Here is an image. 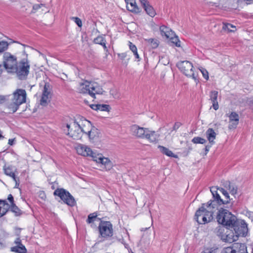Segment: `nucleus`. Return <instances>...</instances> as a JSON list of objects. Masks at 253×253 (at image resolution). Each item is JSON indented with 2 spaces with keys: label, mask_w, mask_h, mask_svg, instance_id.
<instances>
[{
  "label": "nucleus",
  "mask_w": 253,
  "mask_h": 253,
  "mask_svg": "<svg viewBox=\"0 0 253 253\" xmlns=\"http://www.w3.org/2000/svg\"><path fill=\"white\" fill-rule=\"evenodd\" d=\"M5 100V97L4 96L0 95V103H1Z\"/></svg>",
  "instance_id": "obj_58"
},
{
  "label": "nucleus",
  "mask_w": 253,
  "mask_h": 253,
  "mask_svg": "<svg viewBox=\"0 0 253 253\" xmlns=\"http://www.w3.org/2000/svg\"><path fill=\"white\" fill-rule=\"evenodd\" d=\"M70 19L74 20L77 25L79 27V18L77 17H71Z\"/></svg>",
  "instance_id": "obj_50"
},
{
  "label": "nucleus",
  "mask_w": 253,
  "mask_h": 253,
  "mask_svg": "<svg viewBox=\"0 0 253 253\" xmlns=\"http://www.w3.org/2000/svg\"><path fill=\"white\" fill-rule=\"evenodd\" d=\"M218 190H219L222 194L224 196L225 199L224 200V202L226 204L229 203L230 199L228 193L224 189L222 188H217Z\"/></svg>",
  "instance_id": "obj_35"
},
{
  "label": "nucleus",
  "mask_w": 253,
  "mask_h": 253,
  "mask_svg": "<svg viewBox=\"0 0 253 253\" xmlns=\"http://www.w3.org/2000/svg\"><path fill=\"white\" fill-rule=\"evenodd\" d=\"M66 127H67V128H68V129H69V128H70V125H68V124H67V125H66Z\"/></svg>",
  "instance_id": "obj_63"
},
{
  "label": "nucleus",
  "mask_w": 253,
  "mask_h": 253,
  "mask_svg": "<svg viewBox=\"0 0 253 253\" xmlns=\"http://www.w3.org/2000/svg\"><path fill=\"white\" fill-rule=\"evenodd\" d=\"M232 249V244L227 247L224 248L220 253H233Z\"/></svg>",
  "instance_id": "obj_43"
},
{
  "label": "nucleus",
  "mask_w": 253,
  "mask_h": 253,
  "mask_svg": "<svg viewBox=\"0 0 253 253\" xmlns=\"http://www.w3.org/2000/svg\"><path fill=\"white\" fill-rule=\"evenodd\" d=\"M217 188L216 187H212L210 189V191L212 195V199L218 202V203H221L223 205L226 204L224 202V200L222 199L217 193Z\"/></svg>",
  "instance_id": "obj_26"
},
{
  "label": "nucleus",
  "mask_w": 253,
  "mask_h": 253,
  "mask_svg": "<svg viewBox=\"0 0 253 253\" xmlns=\"http://www.w3.org/2000/svg\"><path fill=\"white\" fill-rule=\"evenodd\" d=\"M125 234H126V235L127 236H128V233L127 232V231H126Z\"/></svg>",
  "instance_id": "obj_64"
},
{
  "label": "nucleus",
  "mask_w": 253,
  "mask_h": 253,
  "mask_svg": "<svg viewBox=\"0 0 253 253\" xmlns=\"http://www.w3.org/2000/svg\"><path fill=\"white\" fill-rule=\"evenodd\" d=\"M80 155L86 157L89 156L91 157L93 160V157L95 156L96 154L93 152L91 149L85 145H82L80 144Z\"/></svg>",
  "instance_id": "obj_21"
},
{
  "label": "nucleus",
  "mask_w": 253,
  "mask_h": 253,
  "mask_svg": "<svg viewBox=\"0 0 253 253\" xmlns=\"http://www.w3.org/2000/svg\"><path fill=\"white\" fill-rule=\"evenodd\" d=\"M91 128L92 125L89 121L83 117H80V129L83 133L91 137Z\"/></svg>",
  "instance_id": "obj_15"
},
{
  "label": "nucleus",
  "mask_w": 253,
  "mask_h": 253,
  "mask_svg": "<svg viewBox=\"0 0 253 253\" xmlns=\"http://www.w3.org/2000/svg\"><path fill=\"white\" fill-rule=\"evenodd\" d=\"M26 92L23 89H17L13 93V98L11 102L7 105V108L12 112L15 113L18 109L19 106L26 102Z\"/></svg>",
  "instance_id": "obj_4"
},
{
  "label": "nucleus",
  "mask_w": 253,
  "mask_h": 253,
  "mask_svg": "<svg viewBox=\"0 0 253 253\" xmlns=\"http://www.w3.org/2000/svg\"><path fill=\"white\" fill-rule=\"evenodd\" d=\"M1 205L3 208L6 209L7 210L8 207H9L8 204L7 203L6 200H0V206Z\"/></svg>",
  "instance_id": "obj_48"
},
{
  "label": "nucleus",
  "mask_w": 253,
  "mask_h": 253,
  "mask_svg": "<svg viewBox=\"0 0 253 253\" xmlns=\"http://www.w3.org/2000/svg\"><path fill=\"white\" fill-rule=\"evenodd\" d=\"M14 140H15V139H9L8 140V144L10 145H12L14 144Z\"/></svg>",
  "instance_id": "obj_57"
},
{
  "label": "nucleus",
  "mask_w": 253,
  "mask_h": 253,
  "mask_svg": "<svg viewBox=\"0 0 253 253\" xmlns=\"http://www.w3.org/2000/svg\"><path fill=\"white\" fill-rule=\"evenodd\" d=\"M229 124L228 128L230 129L235 128L239 124V115L235 112H232L229 116Z\"/></svg>",
  "instance_id": "obj_17"
},
{
  "label": "nucleus",
  "mask_w": 253,
  "mask_h": 253,
  "mask_svg": "<svg viewBox=\"0 0 253 253\" xmlns=\"http://www.w3.org/2000/svg\"><path fill=\"white\" fill-rule=\"evenodd\" d=\"M30 67L27 59H23L17 64L13 73L16 74L19 79L25 80L29 74Z\"/></svg>",
  "instance_id": "obj_7"
},
{
  "label": "nucleus",
  "mask_w": 253,
  "mask_h": 253,
  "mask_svg": "<svg viewBox=\"0 0 253 253\" xmlns=\"http://www.w3.org/2000/svg\"><path fill=\"white\" fill-rule=\"evenodd\" d=\"M225 233L220 231L219 229L217 232V235L220 238L221 240L226 243H232L238 240V237L233 229H227Z\"/></svg>",
  "instance_id": "obj_12"
},
{
  "label": "nucleus",
  "mask_w": 253,
  "mask_h": 253,
  "mask_svg": "<svg viewBox=\"0 0 253 253\" xmlns=\"http://www.w3.org/2000/svg\"><path fill=\"white\" fill-rule=\"evenodd\" d=\"M129 46L130 49L132 51V52L133 53L137 51L136 46L134 44H133L132 42H129Z\"/></svg>",
  "instance_id": "obj_46"
},
{
  "label": "nucleus",
  "mask_w": 253,
  "mask_h": 253,
  "mask_svg": "<svg viewBox=\"0 0 253 253\" xmlns=\"http://www.w3.org/2000/svg\"><path fill=\"white\" fill-rule=\"evenodd\" d=\"M82 39L83 42H87L88 37L85 33L83 34V35H82Z\"/></svg>",
  "instance_id": "obj_53"
},
{
  "label": "nucleus",
  "mask_w": 253,
  "mask_h": 253,
  "mask_svg": "<svg viewBox=\"0 0 253 253\" xmlns=\"http://www.w3.org/2000/svg\"><path fill=\"white\" fill-rule=\"evenodd\" d=\"M218 93V91L216 90H212L210 92V100L212 103V107L215 110H217L219 108L217 100Z\"/></svg>",
  "instance_id": "obj_23"
},
{
  "label": "nucleus",
  "mask_w": 253,
  "mask_h": 253,
  "mask_svg": "<svg viewBox=\"0 0 253 253\" xmlns=\"http://www.w3.org/2000/svg\"><path fill=\"white\" fill-rule=\"evenodd\" d=\"M142 7L145 6L146 5L149 3L147 0H139Z\"/></svg>",
  "instance_id": "obj_52"
},
{
  "label": "nucleus",
  "mask_w": 253,
  "mask_h": 253,
  "mask_svg": "<svg viewBox=\"0 0 253 253\" xmlns=\"http://www.w3.org/2000/svg\"><path fill=\"white\" fill-rule=\"evenodd\" d=\"M7 211V210H6V209L2 208L1 206H0V217L5 215Z\"/></svg>",
  "instance_id": "obj_47"
},
{
  "label": "nucleus",
  "mask_w": 253,
  "mask_h": 253,
  "mask_svg": "<svg viewBox=\"0 0 253 253\" xmlns=\"http://www.w3.org/2000/svg\"><path fill=\"white\" fill-rule=\"evenodd\" d=\"M182 124L180 122H177L175 123L172 127V130H176Z\"/></svg>",
  "instance_id": "obj_49"
},
{
  "label": "nucleus",
  "mask_w": 253,
  "mask_h": 253,
  "mask_svg": "<svg viewBox=\"0 0 253 253\" xmlns=\"http://www.w3.org/2000/svg\"><path fill=\"white\" fill-rule=\"evenodd\" d=\"M146 41L150 44L152 48H156L159 45V41L154 39H149L146 40Z\"/></svg>",
  "instance_id": "obj_36"
},
{
  "label": "nucleus",
  "mask_w": 253,
  "mask_h": 253,
  "mask_svg": "<svg viewBox=\"0 0 253 253\" xmlns=\"http://www.w3.org/2000/svg\"><path fill=\"white\" fill-rule=\"evenodd\" d=\"M89 106L92 109L95 111L109 112L110 109V106L107 104H91L89 105Z\"/></svg>",
  "instance_id": "obj_25"
},
{
  "label": "nucleus",
  "mask_w": 253,
  "mask_h": 253,
  "mask_svg": "<svg viewBox=\"0 0 253 253\" xmlns=\"http://www.w3.org/2000/svg\"><path fill=\"white\" fill-rule=\"evenodd\" d=\"M130 131L132 135L140 138H145L151 142H156L157 134L154 131L149 130L148 128L140 127L137 125H133L130 127Z\"/></svg>",
  "instance_id": "obj_1"
},
{
  "label": "nucleus",
  "mask_w": 253,
  "mask_h": 253,
  "mask_svg": "<svg viewBox=\"0 0 253 253\" xmlns=\"http://www.w3.org/2000/svg\"><path fill=\"white\" fill-rule=\"evenodd\" d=\"M210 147V146H206L205 147V151H206V152H208V151H209Z\"/></svg>",
  "instance_id": "obj_60"
},
{
  "label": "nucleus",
  "mask_w": 253,
  "mask_h": 253,
  "mask_svg": "<svg viewBox=\"0 0 253 253\" xmlns=\"http://www.w3.org/2000/svg\"><path fill=\"white\" fill-rule=\"evenodd\" d=\"M51 87L49 83H45L40 100L41 105L45 106L50 101L51 97Z\"/></svg>",
  "instance_id": "obj_13"
},
{
  "label": "nucleus",
  "mask_w": 253,
  "mask_h": 253,
  "mask_svg": "<svg viewBox=\"0 0 253 253\" xmlns=\"http://www.w3.org/2000/svg\"><path fill=\"white\" fill-rule=\"evenodd\" d=\"M97 215L96 212H93L89 214L88 215L87 219H86V222L88 223H93L94 221L97 220H100V218H97Z\"/></svg>",
  "instance_id": "obj_33"
},
{
  "label": "nucleus",
  "mask_w": 253,
  "mask_h": 253,
  "mask_svg": "<svg viewBox=\"0 0 253 253\" xmlns=\"http://www.w3.org/2000/svg\"><path fill=\"white\" fill-rule=\"evenodd\" d=\"M160 151L164 154L168 156L176 158V156L171 151L169 150L168 148L165 147L163 146L159 145L158 146Z\"/></svg>",
  "instance_id": "obj_29"
},
{
  "label": "nucleus",
  "mask_w": 253,
  "mask_h": 253,
  "mask_svg": "<svg viewBox=\"0 0 253 253\" xmlns=\"http://www.w3.org/2000/svg\"><path fill=\"white\" fill-rule=\"evenodd\" d=\"M3 170L4 173L6 175L12 177L13 179L15 181L16 186L17 184V181H18L15 175V172L17 171L16 169L12 166H8L7 167L4 166L3 167Z\"/></svg>",
  "instance_id": "obj_20"
},
{
  "label": "nucleus",
  "mask_w": 253,
  "mask_h": 253,
  "mask_svg": "<svg viewBox=\"0 0 253 253\" xmlns=\"http://www.w3.org/2000/svg\"><path fill=\"white\" fill-rule=\"evenodd\" d=\"M222 28L228 32H234L236 30V26L229 23H223Z\"/></svg>",
  "instance_id": "obj_34"
},
{
  "label": "nucleus",
  "mask_w": 253,
  "mask_h": 253,
  "mask_svg": "<svg viewBox=\"0 0 253 253\" xmlns=\"http://www.w3.org/2000/svg\"><path fill=\"white\" fill-rule=\"evenodd\" d=\"M206 134L208 140L209 141V142L211 143H213L216 135V134L214 130L211 128H209L206 131Z\"/></svg>",
  "instance_id": "obj_28"
},
{
  "label": "nucleus",
  "mask_w": 253,
  "mask_h": 253,
  "mask_svg": "<svg viewBox=\"0 0 253 253\" xmlns=\"http://www.w3.org/2000/svg\"><path fill=\"white\" fill-rule=\"evenodd\" d=\"M192 142L194 144H204L206 140L200 137H195L192 139Z\"/></svg>",
  "instance_id": "obj_38"
},
{
  "label": "nucleus",
  "mask_w": 253,
  "mask_h": 253,
  "mask_svg": "<svg viewBox=\"0 0 253 253\" xmlns=\"http://www.w3.org/2000/svg\"><path fill=\"white\" fill-rule=\"evenodd\" d=\"M171 42L173 43L176 46L180 47V41L179 40L178 37L175 35L174 34V36H172L171 38H169Z\"/></svg>",
  "instance_id": "obj_39"
},
{
  "label": "nucleus",
  "mask_w": 253,
  "mask_h": 253,
  "mask_svg": "<svg viewBox=\"0 0 253 253\" xmlns=\"http://www.w3.org/2000/svg\"><path fill=\"white\" fill-rule=\"evenodd\" d=\"M11 211L15 213V215H20L22 213L21 211L16 206L15 204L11 205L10 206Z\"/></svg>",
  "instance_id": "obj_37"
},
{
  "label": "nucleus",
  "mask_w": 253,
  "mask_h": 253,
  "mask_svg": "<svg viewBox=\"0 0 253 253\" xmlns=\"http://www.w3.org/2000/svg\"><path fill=\"white\" fill-rule=\"evenodd\" d=\"M199 70L201 71V72L202 73L203 77L206 80H208L209 79V73L207 71V70L202 67H201V68H199Z\"/></svg>",
  "instance_id": "obj_42"
},
{
  "label": "nucleus",
  "mask_w": 253,
  "mask_h": 253,
  "mask_svg": "<svg viewBox=\"0 0 253 253\" xmlns=\"http://www.w3.org/2000/svg\"><path fill=\"white\" fill-rule=\"evenodd\" d=\"M231 227L230 229H233L235 234L238 237H245L247 235L248 228L247 224L243 220L236 219V223Z\"/></svg>",
  "instance_id": "obj_11"
},
{
  "label": "nucleus",
  "mask_w": 253,
  "mask_h": 253,
  "mask_svg": "<svg viewBox=\"0 0 253 253\" xmlns=\"http://www.w3.org/2000/svg\"><path fill=\"white\" fill-rule=\"evenodd\" d=\"M94 43L96 44H100L103 46L104 50H107V46L106 45V40L102 36H98L93 40Z\"/></svg>",
  "instance_id": "obj_31"
},
{
  "label": "nucleus",
  "mask_w": 253,
  "mask_h": 253,
  "mask_svg": "<svg viewBox=\"0 0 253 253\" xmlns=\"http://www.w3.org/2000/svg\"><path fill=\"white\" fill-rule=\"evenodd\" d=\"M194 219L199 224L209 223L213 219L212 211H209L202 205V206L196 211Z\"/></svg>",
  "instance_id": "obj_5"
},
{
  "label": "nucleus",
  "mask_w": 253,
  "mask_h": 253,
  "mask_svg": "<svg viewBox=\"0 0 253 253\" xmlns=\"http://www.w3.org/2000/svg\"><path fill=\"white\" fill-rule=\"evenodd\" d=\"M118 56L123 59L126 57V55L125 53L118 54Z\"/></svg>",
  "instance_id": "obj_56"
},
{
  "label": "nucleus",
  "mask_w": 253,
  "mask_h": 253,
  "mask_svg": "<svg viewBox=\"0 0 253 253\" xmlns=\"http://www.w3.org/2000/svg\"><path fill=\"white\" fill-rule=\"evenodd\" d=\"M3 65L9 73L13 72L18 64L16 57L9 52H5L3 54Z\"/></svg>",
  "instance_id": "obj_10"
},
{
  "label": "nucleus",
  "mask_w": 253,
  "mask_h": 253,
  "mask_svg": "<svg viewBox=\"0 0 253 253\" xmlns=\"http://www.w3.org/2000/svg\"><path fill=\"white\" fill-rule=\"evenodd\" d=\"M125 2L127 5H128L129 3H130L131 2V0H125Z\"/></svg>",
  "instance_id": "obj_59"
},
{
  "label": "nucleus",
  "mask_w": 253,
  "mask_h": 253,
  "mask_svg": "<svg viewBox=\"0 0 253 253\" xmlns=\"http://www.w3.org/2000/svg\"><path fill=\"white\" fill-rule=\"evenodd\" d=\"M2 71H3V70H2V66L1 65H0V76L2 74Z\"/></svg>",
  "instance_id": "obj_62"
},
{
  "label": "nucleus",
  "mask_w": 253,
  "mask_h": 253,
  "mask_svg": "<svg viewBox=\"0 0 253 253\" xmlns=\"http://www.w3.org/2000/svg\"><path fill=\"white\" fill-rule=\"evenodd\" d=\"M160 31L161 35L166 37L167 39H169L174 36V32L169 27L164 25L160 26Z\"/></svg>",
  "instance_id": "obj_22"
},
{
  "label": "nucleus",
  "mask_w": 253,
  "mask_h": 253,
  "mask_svg": "<svg viewBox=\"0 0 253 253\" xmlns=\"http://www.w3.org/2000/svg\"><path fill=\"white\" fill-rule=\"evenodd\" d=\"M119 242H120L121 243H122L123 244H124L125 246V247L126 248V246H127V245L124 239H123V238H121V239H119Z\"/></svg>",
  "instance_id": "obj_55"
},
{
  "label": "nucleus",
  "mask_w": 253,
  "mask_h": 253,
  "mask_svg": "<svg viewBox=\"0 0 253 253\" xmlns=\"http://www.w3.org/2000/svg\"><path fill=\"white\" fill-rule=\"evenodd\" d=\"M237 219V217L231 212L223 208L218 210L216 215L217 222L227 229H230L233 224L236 223Z\"/></svg>",
  "instance_id": "obj_2"
},
{
  "label": "nucleus",
  "mask_w": 253,
  "mask_h": 253,
  "mask_svg": "<svg viewBox=\"0 0 253 253\" xmlns=\"http://www.w3.org/2000/svg\"><path fill=\"white\" fill-rule=\"evenodd\" d=\"M127 8L130 11L138 13L141 11L140 8L137 5L135 0H131V2L126 5Z\"/></svg>",
  "instance_id": "obj_27"
},
{
  "label": "nucleus",
  "mask_w": 253,
  "mask_h": 253,
  "mask_svg": "<svg viewBox=\"0 0 253 253\" xmlns=\"http://www.w3.org/2000/svg\"><path fill=\"white\" fill-rule=\"evenodd\" d=\"M16 246L11 248V251L17 253H26L27 250L25 247L21 243L20 238H17L14 241Z\"/></svg>",
  "instance_id": "obj_18"
},
{
  "label": "nucleus",
  "mask_w": 253,
  "mask_h": 253,
  "mask_svg": "<svg viewBox=\"0 0 253 253\" xmlns=\"http://www.w3.org/2000/svg\"><path fill=\"white\" fill-rule=\"evenodd\" d=\"M105 91L101 86L97 83L84 81L80 82V93L88 94L94 99L96 98L95 94H103Z\"/></svg>",
  "instance_id": "obj_3"
},
{
  "label": "nucleus",
  "mask_w": 253,
  "mask_h": 253,
  "mask_svg": "<svg viewBox=\"0 0 253 253\" xmlns=\"http://www.w3.org/2000/svg\"><path fill=\"white\" fill-rule=\"evenodd\" d=\"M9 234L4 230L0 232V250L5 248L7 246L5 239L8 238Z\"/></svg>",
  "instance_id": "obj_24"
},
{
  "label": "nucleus",
  "mask_w": 253,
  "mask_h": 253,
  "mask_svg": "<svg viewBox=\"0 0 253 253\" xmlns=\"http://www.w3.org/2000/svg\"><path fill=\"white\" fill-rule=\"evenodd\" d=\"M224 187H226L230 191V193L234 195L237 193V187L234 185H231L230 181H226L224 183Z\"/></svg>",
  "instance_id": "obj_32"
},
{
  "label": "nucleus",
  "mask_w": 253,
  "mask_h": 253,
  "mask_svg": "<svg viewBox=\"0 0 253 253\" xmlns=\"http://www.w3.org/2000/svg\"><path fill=\"white\" fill-rule=\"evenodd\" d=\"M176 66L185 76L192 77L196 82H198L197 77L194 72L193 66L192 63L187 60L181 61L178 62Z\"/></svg>",
  "instance_id": "obj_8"
},
{
  "label": "nucleus",
  "mask_w": 253,
  "mask_h": 253,
  "mask_svg": "<svg viewBox=\"0 0 253 253\" xmlns=\"http://www.w3.org/2000/svg\"><path fill=\"white\" fill-rule=\"evenodd\" d=\"M96 129L95 128H93L92 129L91 128V137H89V136H88V137L89 138V139L90 140H93V139H94V138L96 136Z\"/></svg>",
  "instance_id": "obj_45"
},
{
  "label": "nucleus",
  "mask_w": 253,
  "mask_h": 253,
  "mask_svg": "<svg viewBox=\"0 0 253 253\" xmlns=\"http://www.w3.org/2000/svg\"><path fill=\"white\" fill-rule=\"evenodd\" d=\"M143 7L146 11V13L150 16L153 17L155 16L156 14L155 10H154V8L150 4V3H148V4L146 5L145 6H143Z\"/></svg>",
  "instance_id": "obj_30"
},
{
  "label": "nucleus",
  "mask_w": 253,
  "mask_h": 253,
  "mask_svg": "<svg viewBox=\"0 0 253 253\" xmlns=\"http://www.w3.org/2000/svg\"><path fill=\"white\" fill-rule=\"evenodd\" d=\"M202 205L210 211H212V214L218 210V207L223 205L221 203H218L214 199H212L206 203L202 204Z\"/></svg>",
  "instance_id": "obj_16"
},
{
  "label": "nucleus",
  "mask_w": 253,
  "mask_h": 253,
  "mask_svg": "<svg viewBox=\"0 0 253 253\" xmlns=\"http://www.w3.org/2000/svg\"><path fill=\"white\" fill-rule=\"evenodd\" d=\"M55 190L54 191V196H57L63 202L69 206L73 207L75 205L76 201L74 198L67 190L63 188H59L57 184L55 183Z\"/></svg>",
  "instance_id": "obj_6"
},
{
  "label": "nucleus",
  "mask_w": 253,
  "mask_h": 253,
  "mask_svg": "<svg viewBox=\"0 0 253 253\" xmlns=\"http://www.w3.org/2000/svg\"><path fill=\"white\" fill-rule=\"evenodd\" d=\"M44 4H36L33 6V9L31 11V13H35L39 9L41 8L42 6H43Z\"/></svg>",
  "instance_id": "obj_44"
},
{
  "label": "nucleus",
  "mask_w": 253,
  "mask_h": 253,
  "mask_svg": "<svg viewBox=\"0 0 253 253\" xmlns=\"http://www.w3.org/2000/svg\"><path fill=\"white\" fill-rule=\"evenodd\" d=\"M233 253H248L247 246L244 243H235L232 244Z\"/></svg>",
  "instance_id": "obj_19"
},
{
  "label": "nucleus",
  "mask_w": 253,
  "mask_h": 253,
  "mask_svg": "<svg viewBox=\"0 0 253 253\" xmlns=\"http://www.w3.org/2000/svg\"><path fill=\"white\" fill-rule=\"evenodd\" d=\"M218 248L217 247H212L210 248L205 249L201 253H217Z\"/></svg>",
  "instance_id": "obj_40"
},
{
  "label": "nucleus",
  "mask_w": 253,
  "mask_h": 253,
  "mask_svg": "<svg viewBox=\"0 0 253 253\" xmlns=\"http://www.w3.org/2000/svg\"><path fill=\"white\" fill-rule=\"evenodd\" d=\"M8 43L7 42H0V53L4 52L8 48Z\"/></svg>",
  "instance_id": "obj_41"
},
{
  "label": "nucleus",
  "mask_w": 253,
  "mask_h": 253,
  "mask_svg": "<svg viewBox=\"0 0 253 253\" xmlns=\"http://www.w3.org/2000/svg\"><path fill=\"white\" fill-rule=\"evenodd\" d=\"M98 231L100 236L105 239L111 237L113 235V225L110 221L101 220L98 226Z\"/></svg>",
  "instance_id": "obj_9"
},
{
  "label": "nucleus",
  "mask_w": 253,
  "mask_h": 253,
  "mask_svg": "<svg viewBox=\"0 0 253 253\" xmlns=\"http://www.w3.org/2000/svg\"><path fill=\"white\" fill-rule=\"evenodd\" d=\"M93 161L103 165L106 170H109L112 168V162L108 158L103 157L101 154H96L95 156L93 157Z\"/></svg>",
  "instance_id": "obj_14"
},
{
  "label": "nucleus",
  "mask_w": 253,
  "mask_h": 253,
  "mask_svg": "<svg viewBox=\"0 0 253 253\" xmlns=\"http://www.w3.org/2000/svg\"><path fill=\"white\" fill-rule=\"evenodd\" d=\"M7 200L9 201V202L11 203V205H12L13 204H14V199L11 194H9L8 196Z\"/></svg>",
  "instance_id": "obj_51"
},
{
  "label": "nucleus",
  "mask_w": 253,
  "mask_h": 253,
  "mask_svg": "<svg viewBox=\"0 0 253 253\" xmlns=\"http://www.w3.org/2000/svg\"><path fill=\"white\" fill-rule=\"evenodd\" d=\"M134 55L135 56V57L136 59L138 60V61H140V57L139 56L137 53V51H135V52H133Z\"/></svg>",
  "instance_id": "obj_54"
},
{
  "label": "nucleus",
  "mask_w": 253,
  "mask_h": 253,
  "mask_svg": "<svg viewBox=\"0 0 253 253\" xmlns=\"http://www.w3.org/2000/svg\"><path fill=\"white\" fill-rule=\"evenodd\" d=\"M84 103L86 105H89H89H90V104H89V103H88V101H87V100H86V99H84Z\"/></svg>",
  "instance_id": "obj_61"
}]
</instances>
